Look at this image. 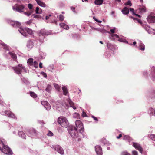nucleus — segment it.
<instances>
[{"label": "nucleus", "mask_w": 155, "mask_h": 155, "mask_svg": "<svg viewBox=\"0 0 155 155\" xmlns=\"http://www.w3.org/2000/svg\"><path fill=\"white\" fill-rule=\"evenodd\" d=\"M4 141V140H0V150L2 152L8 155L12 154V151L8 146L5 145V143Z\"/></svg>", "instance_id": "f257e3e1"}, {"label": "nucleus", "mask_w": 155, "mask_h": 155, "mask_svg": "<svg viewBox=\"0 0 155 155\" xmlns=\"http://www.w3.org/2000/svg\"><path fill=\"white\" fill-rule=\"evenodd\" d=\"M12 69L15 73L18 74L20 76H21V73L24 71L25 73L27 72L25 68L22 64H19L15 66L12 67Z\"/></svg>", "instance_id": "f03ea898"}, {"label": "nucleus", "mask_w": 155, "mask_h": 155, "mask_svg": "<svg viewBox=\"0 0 155 155\" xmlns=\"http://www.w3.org/2000/svg\"><path fill=\"white\" fill-rule=\"evenodd\" d=\"M38 40L42 43L44 41V39L45 36H47L50 34L49 32L44 29H42L38 31Z\"/></svg>", "instance_id": "7ed1b4c3"}, {"label": "nucleus", "mask_w": 155, "mask_h": 155, "mask_svg": "<svg viewBox=\"0 0 155 155\" xmlns=\"http://www.w3.org/2000/svg\"><path fill=\"white\" fill-rule=\"evenodd\" d=\"M68 130L71 137L75 138L78 137V133L77 129L73 126H70L68 128Z\"/></svg>", "instance_id": "20e7f679"}, {"label": "nucleus", "mask_w": 155, "mask_h": 155, "mask_svg": "<svg viewBox=\"0 0 155 155\" xmlns=\"http://www.w3.org/2000/svg\"><path fill=\"white\" fill-rule=\"evenodd\" d=\"M75 125L77 127V130H79V132L82 134L83 137H85V135L84 133V127L82 122L79 120H77L75 122Z\"/></svg>", "instance_id": "39448f33"}, {"label": "nucleus", "mask_w": 155, "mask_h": 155, "mask_svg": "<svg viewBox=\"0 0 155 155\" xmlns=\"http://www.w3.org/2000/svg\"><path fill=\"white\" fill-rule=\"evenodd\" d=\"M18 31L22 35L25 37L27 36L28 34L31 35H33L32 30L28 28H20Z\"/></svg>", "instance_id": "423d86ee"}, {"label": "nucleus", "mask_w": 155, "mask_h": 155, "mask_svg": "<svg viewBox=\"0 0 155 155\" xmlns=\"http://www.w3.org/2000/svg\"><path fill=\"white\" fill-rule=\"evenodd\" d=\"M58 122L62 127H68L69 122L66 118L63 117H59L58 120Z\"/></svg>", "instance_id": "0eeeda50"}, {"label": "nucleus", "mask_w": 155, "mask_h": 155, "mask_svg": "<svg viewBox=\"0 0 155 155\" xmlns=\"http://www.w3.org/2000/svg\"><path fill=\"white\" fill-rule=\"evenodd\" d=\"M26 134L31 138H35L39 135V132L34 128H31L27 130Z\"/></svg>", "instance_id": "6e6552de"}, {"label": "nucleus", "mask_w": 155, "mask_h": 155, "mask_svg": "<svg viewBox=\"0 0 155 155\" xmlns=\"http://www.w3.org/2000/svg\"><path fill=\"white\" fill-rule=\"evenodd\" d=\"M12 8L14 10H15L17 12L21 13L23 12L25 10H27L28 8H25V6L23 5H18L15 7L13 6Z\"/></svg>", "instance_id": "1a4fd4ad"}, {"label": "nucleus", "mask_w": 155, "mask_h": 155, "mask_svg": "<svg viewBox=\"0 0 155 155\" xmlns=\"http://www.w3.org/2000/svg\"><path fill=\"white\" fill-rule=\"evenodd\" d=\"M32 16H33L34 18L38 20L44 19H45L46 20H47L49 19L50 17L51 16V14H49L48 15L45 16L44 14L43 15H35V14H33Z\"/></svg>", "instance_id": "9d476101"}, {"label": "nucleus", "mask_w": 155, "mask_h": 155, "mask_svg": "<svg viewBox=\"0 0 155 155\" xmlns=\"http://www.w3.org/2000/svg\"><path fill=\"white\" fill-rule=\"evenodd\" d=\"M109 38L111 40H114L116 38L118 39V40L121 42H124V39L120 38V36L117 34H112L110 35Z\"/></svg>", "instance_id": "9b49d317"}, {"label": "nucleus", "mask_w": 155, "mask_h": 155, "mask_svg": "<svg viewBox=\"0 0 155 155\" xmlns=\"http://www.w3.org/2000/svg\"><path fill=\"white\" fill-rule=\"evenodd\" d=\"M132 145L136 149L138 150L141 153H142L143 149L140 145L137 143L133 142Z\"/></svg>", "instance_id": "f8f14e48"}, {"label": "nucleus", "mask_w": 155, "mask_h": 155, "mask_svg": "<svg viewBox=\"0 0 155 155\" xmlns=\"http://www.w3.org/2000/svg\"><path fill=\"white\" fill-rule=\"evenodd\" d=\"M0 114L3 115H7L9 117L12 118L15 117L14 114L10 111L6 110L0 113Z\"/></svg>", "instance_id": "ddd939ff"}, {"label": "nucleus", "mask_w": 155, "mask_h": 155, "mask_svg": "<svg viewBox=\"0 0 155 155\" xmlns=\"http://www.w3.org/2000/svg\"><path fill=\"white\" fill-rule=\"evenodd\" d=\"M147 20L150 24L155 23V15L150 14L149 15L147 18Z\"/></svg>", "instance_id": "4468645a"}, {"label": "nucleus", "mask_w": 155, "mask_h": 155, "mask_svg": "<svg viewBox=\"0 0 155 155\" xmlns=\"http://www.w3.org/2000/svg\"><path fill=\"white\" fill-rule=\"evenodd\" d=\"M150 77L152 81L155 82V67L152 66L151 69V72Z\"/></svg>", "instance_id": "2eb2a0df"}, {"label": "nucleus", "mask_w": 155, "mask_h": 155, "mask_svg": "<svg viewBox=\"0 0 155 155\" xmlns=\"http://www.w3.org/2000/svg\"><path fill=\"white\" fill-rule=\"evenodd\" d=\"M9 23L10 24V25L15 28H20L21 26V23L18 21H15L12 20L9 21Z\"/></svg>", "instance_id": "dca6fc26"}, {"label": "nucleus", "mask_w": 155, "mask_h": 155, "mask_svg": "<svg viewBox=\"0 0 155 155\" xmlns=\"http://www.w3.org/2000/svg\"><path fill=\"white\" fill-rule=\"evenodd\" d=\"M149 97L153 100L155 101V88H152L148 92Z\"/></svg>", "instance_id": "f3484780"}, {"label": "nucleus", "mask_w": 155, "mask_h": 155, "mask_svg": "<svg viewBox=\"0 0 155 155\" xmlns=\"http://www.w3.org/2000/svg\"><path fill=\"white\" fill-rule=\"evenodd\" d=\"M53 147L58 153L62 155H64V150L59 145H57Z\"/></svg>", "instance_id": "a211bd4d"}, {"label": "nucleus", "mask_w": 155, "mask_h": 155, "mask_svg": "<svg viewBox=\"0 0 155 155\" xmlns=\"http://www.w3.org/2000/svg\"><path fill=\"white\" fill-rule=\"evenodd\" d=\"M95 150L97 155H102V150L101 147L99 145L95 147Z\"/></svg>", "instance_id": "6ab92c4d"}, {"label": "nucleus", "mask_w": 155, "mask_h": 155, "mask_svg": "<svg viewBox=\"0 0 155 155\" xmlns=\"http://www.w3.org/2000/svg\"><path fill=\"white\" fill-rule=\"evenodd\" d=\"M68 98L67 99V101L70 105L71 107H72L75 110L76 109V107L74 105V103L70 99L69 96H68Z\"/></svg>", "instance_id": "aec40b11"}, {"label": "nucleus", "mask_w": 155, "mask_h": 155, "mask_svg": "<svg viewBox=\"0 0 155 155\" xmlns=\"http://www.w3.org/2000/svg\"><path fill=\"white\" fill-rule=\"evenodd\" d=\"M8 54L10 55L14 61H17V55L15 54L14 53L10 51L9 52Z\"/></svg>", "instance_id": "412c9836"}, {"label": "nucleus", "mask_w": 155, "mask_h": 155, "mask_svg": "<svg viewBox=\"0 0 155 155\" xmlns=\"http://www.w3.org/2000/svg\"><path fill=\"white\" fill-rule=\"evenodd\" d=\"M148 113L150 116H155V109H153L152 108H150Z\"/></svg>", "instance_id": "4be33fe9"}, {"label": "nucleus", "mask_w": 155, "mask_h": 155, "mask_svg": "<svg viewBox=\"0 0 155 155\" xmlns=\"http://www.w3.org/2000/svg\"><path fill=\"white\" fill-rule=\"evenodd\" d=\"M1 48H3L5 50L7 51H9L10 49V47L7 45L6 44L4 43L1 41Z\"/></svg>", "instance_id": "5701e85b"}, {"label": "nucleus", "mask_w": 155, "mask_h": 155, "mask_svg": "<svg viewBox=\"0 0 155 155\" xmlns=\"http://www.w3.org/2000/svg\"><path fill=\"white\" fill-rule=\"evenodd\" d=\"M29 94L31 96L35 99L36 101H38V98L37 97V95L34 92L30 91L29 92Z\"/></svg>", "instance_id": "b1692460"}, {"label": "nucleus", "mask_w": 155, "mask_h": 155, "mask_svg": "<svg viewBox=\"0 0 155 155\" xmlns=\"http://www.w3.org/2000/svg\"><path fill=\"white\" fill-rule=\"evenodd\" d=\"M37 4L39 6L43 7H45L46 6L45 4L43 2H42L41 0H35Z\"/></svg>", "instance_id": "393cba45"}, {"label": "nucleus", "mask_w": 155, "mask_h": 155, "mask_svg": "<svg viewBox=\"0 0 155 155\" xmlns=\"http://www.w3.org/2000/svg\"><path fill=\"white\" fill-rule=\"evenodd\" d=\"M123 139L129 142H130L131 141L133 140L132 138L127 135H124Z\"/></svg>", "instance_id": "a878e982"}, {"label": "nucleus", "mask_w": 155, "mask_h": 155, "mask_svg": "<svg viewBox=\"0 0 155 155\" xmlns=\"http://www.w3.org/2000/svg\"><path fill=\"white\" fill-rule=\"evenodd\" d=\"M18 135L20 137L23 139H26V136L23 131H18Z\"/></svg>", "instance_id": "bb28decb"}, {"label": "nucleus", "mask_w": 155, "mask_h": 155, "mask_svg": "<svg viewBox=\"0 0 155 155\" xmlns=\"http://www.w3.org/2000/svg\"><path fill=\"white\" fill-rule=\"evenodd\" d=\"M35 12L36 14H38L37 15H43L44 14V13L42 14V10L41 8H40L38 7H37L36 8V9L35 10Z\"/></svg>", "instance_id": "cd10ccee"}, {"label": "nucleus", "mask_w": 155, "mask_h": 155, "mask_svg": "<svg viewBox=\"0 0 155 155\" xmlns=\"http://www.w3.org/2000/svg\"><path fill=\"white\" fill-rule=\"evenodd\" d=\"M138 48L139 49L141 50L142 51H144L145 49V45L141 41H139Z\"/></svg>", "instance_id": "c85d7f7f"}, {"label": "nucleus", "mask_w": 155, "mask_h": 155, "mask_svg": "<svg viewBox=\"0 0 155 155\" xmlns=\"http://www.w3.org/2000/svg\"><path fill=\"white\" fill-rule=\"evenodd\" d=\"M34 43L31 40H28L27 43V46L29 48L31 49L33 47Z\"/></svg>", "instance_id": "c756f323"}, {"label": "nucleus", "mask_w": 155, "mask_h": 155, "mask_svg": "<svg viewBox=\"0 0 155 155\" xmlns=\"http://www.w3.org/2000/svg\"><path fill=\"white\" fill-rule=\"evenodd\" d=\"M62 89L63 90V94L64 95L66 96L68 94V91L66 86H63L62 88Z\"/></svg>", "instance_id": "7c9ffc66"}, {"label": "nucleus", "mask_w": 155, "mask_h": 155, "mask_svg": "<svg viewBox=\"0 0 155 155\" xmlns=\"http://www.w3.org/2000/svg\"><path fill=\"white\" fill-rule=\"evenodd\" d=\"M107 48H108L111 51H113V50H114V46L109 42H107Z\"/></svg>", "instance_id": "2f4dec72"}, {"label": "nucleus", "mask_w": 155, "mask_h": 155, "mask_svg": "<svg viewBox=\"0 0 155 155\" xmlns=\"http://www.w3.org/2000/svg\"><path fill=\"white\" fill-rule=\"evenodd\" d=\"M122 13L125 15H127L129 13V10L128 8L124 7L122 10Z\"/></svg>", "instance_id": "473e14b6"}, {"label": "nucleus", "mask_w": 155, "mask_h": 155, "mask_svg": "<svg viewBox=\"0 0 155 155\" xmlns=\"http://www.w3.org/2000/svg\"><path fill=\"white\" fill-rule=\"evenodd\" d=\"M59 25L61 27L67 30H68L69 28V27L68 25L63 23H60Z\"/></svg>", "instance_id": "72a5a7b5"}, {"label": "nucleus", "mask_w": 155, "mask_h": 155, "mask_svg": "<svg viewBox=\"0 0 155 155\" xmlns=\"http://www.w3.org/2000/svg\"><path fill=\"white\" fill-rule=\"evenodd\" d=\"M33 59L31 58H29L27 61V63L28 65L29 66L30 68V66H33Z\"/></svg>", "instance_id": "f704fd0d"}, {"label": "nucleus", "mask_w": 155, "mask_h": 155, "mask_svg": "<svg viewBox=\"0 0 155 155\" xmlns=\"http://www.w3.org/2000/svg\"><path fill=\"white\" fill-rule=\"evenodd\" d=\"M143 77L145 78H147L148 77V74L147 71L146 70H144L142 72Z\"/></svg>", "instance_id": "c9c22d12"}, {"label": "nucleus", "mask_w": 155, "mask_h": 155, "mask_svg": "<svg viewBox=\"0 0 155 155\" xmlns=\"http://www.w3.org/2000/svg\"><path fill=\"white\" fill-rule=\"evenodd\" d=\"M103 2V0H95L94 3L96 5H102Z\"/></svg>", "instance_id": "e433bc0d"}, {"label": "nucleus", "mask_w": 155, "mask_h": 155, "mask_svg": "<svg viewBox=\"0 0 155 155\" xmlns=\"http://www.w3.org/2000/svg\"><path fill=\"white\" fill-rule=\"evenodd\" d=\"M51 86L50 84H48L47 87L45 89V91L48 92L50 93L51 92Z\"/></svg>", "instance_id": "4c0bfd02"}, {"label": "nucleus", "mask_w": 155, "mask_h": 155, "mask_svg": "<svg viewBox=\"0 0 155 155\" xmlns=\"http://www.w3.org/2000/svg\"><path fill=\"white\" fill-rule=\"evenodd\" d=\"M54 86L55 88L58 91L60 92L61 90L60 86H59L58 84L54 83Z\"/></svg>", "instance_id": "58836bf2"}, {"label": "nucleus", "mask_w": 155, "mask_h": 155, "mask_svg": "<svg viewBox=\"0 0 155 155\" xmlns=\"http://www.w3.org/2000/svg\"><path fill=\"white\" fill-rule=\"evenodd\" d=\"M39 55L40 57V58L42 59H43L45 58V57L46 56V54L42 52V51H40L39 52Z\"/></svg>", "instance_id": "ea45409f"}, {"label": "nucleus", "mask_w": 155, "mask_h": 155, "mask_svg": "<svg viewBox=\"0 0 155 155\" xmlns=\"http://www.w3.org/2000/svg\"><path fill=\"white\" fill-rule=\"evenodd\" d=\"M33 12V11H28L27 12H25L24 13V14L27 15L28 16H29Z\"/></svg>", "instance_id": "a19ab883"}, {"label": "nucleus", "mask_w": 155, "mask_h": 155, "mask_svg": "<svg viewBox=\"0 0 155 155\" xmlns=\"http://www.w3.org/2000/svg\"><path fill=\"white\" fill-rule=\"evenodd\" d=\"M140 10L141 12H145L146 11V8L145 6H143L140 8Z\"/></svg>", "instance_id": "79ce46f5"}, {"label": "nucleus", "mask_w": 155, "mask_h": 155, "mask_svg": "<svg viewBox=\"0 0 155 155\" xmlns=\"http://www.w3.org/2000/svg\"><path fill=\"white\" fill-rule=\"evenodd\" d=\"M129 17L133 19L134 21L137 20L138 23L141 24H142V21L138 19L137 18H135L132 16H130Z\"/></svg>", "instance_id": "37998d69"}, {"label": "nucleus", "mask_w": 155, "mask_h": 155, "mask_svg": "<svg viewBox=\"0 0 155 155\" xmlns=\"http://www.w3.org/2000/svg\"><path fill=\"white\" fill-rule=\"evenodd\" d=\"M54 68V65L53 64H51L48 67V69L49 71L51 72L52 71Z\"/></svg>", "instance_id": "c03bdc74"}, {"label": "nucleus", "mask_w": 155, "mask_h": 155, "mask_svg": "<svg viewBox=\"0 0 155 155\" xmlns=\"http://www.w3.org/2000/svg\"><path fill=\"white\" fill-rule=\"evenodd\" d=\"M44 107L47 110H49L51 108V106L48 103Z\"/></svg>", "instance_id": "a18cd8bd"}, {"label": "nucleus", "mask_w": 155, "mask_h": 155, "mask_svg": "<svg viewBox=\"0 0 155 155\" xmlns=\"http://www.w3.org/2000/svg\"><path fill=\"white\" fill-rule=\"evenodd\" d=\"M105 55L106 58H109L111 56L110 52L108 51H106L105 53Z\"/></svg>", "instance_id": "49530a36"}, {"label": "nucleus", "mask_w": 155, "mask_h": 155, "mask_svg": "<svg viewBox=\"0 0 155 155\" xmlns=\"http://www.w3.org/2000/svg\"><path fill=\"white\" fill-rule=\"evenodd\" d=\"M33 6L32 4L30 3L28 4V7L30 10L29 11L33 10L34 12V10L32 9Z\"/></svg>", "instance_id": "de8ad7c7"}, {"label": "nucleus", "mask_w": 155, "mask_h": 155, "mask_svg": "<svg viewBox=\"0 0 155 155\" xmlns=\"http://www.w3.org/2000/svg\"><path fill=\"white\" fill-rule=\"evenodd\" d=\"M58 19L60 21H63L64 19V16L60 14L58 16Z\"/></svg>", "instance_id": "09e8293b"}, {"label": "nucleus", "mask_w": 155, "mask_h": 155, "mask_svg": "<svg viewBox=\"0 0 155 155\" xmlns=\"http://www.w3.org/2000/svg\"><path fill=\"white\" fill-rule=\"evenodd\" d=\"M21 80H22V82L26 84L28 83V80L24 77H22L21 78Z\"/></svg>", "instance_id": "8fccbe9b"}, {"label": "nucleus", "mask_w": 155, "mask_h": 155, "mask_svg": "<svg viewBox=\"0 0 155 155\" xmlns=\"http://www.w3.org/2000/svg\"><path fill=\"white\" fill-rule=\"evenodd\" d=\"M150 137L152 140L155 141V135L151 134L150 136Z\"/></svg>", "instance_id": "3c124183"}, {"label": "nucleus", "mask_w": 155, "mask_h": 155, "mask_svg": "<svg viewBox=\"0 0 155 155\" xmlns=\"http://www.w3.org/2000/svg\"><path fill=\"white\" fill-rule=\"evenodd\" d=\"M48 102L46 101H42L41 102V104L45 107Z\"/></svg>", "instance_id": "603ef678"}, {"label": "nucleus", "mask_w": 155, "mask_h": 155, "mask_svg": "<svg viewBox=\"0 0 155 155\" xmlns=\"http://www.w3.org/2000/svg\"><path fill=\"white\" fill-rule=\"evenodd\" d=\"M33 65L35 68H37L38 67V64L36 61H35L33 62Z\"/></svg>", "instance_id": "864d4df0"}, {"label": "nucleus", "mask_w": 155, "mask_h": 155, "mask_svg": "<svg viewBox=\"0 0 155 155\" xmlns=\"http://www.w3.org/2000/svg\"><path fill=\"white\" fill-rule=\"evenodd\" d=\"M116 28L115 27H114L113 29H111L110 30V32L112 33L110 35L112 34H114L115 33V31L116 30Z\"/></svg>", "instance_id": "5fc2aeb1"}, {"label": "nucleus", "mask_w": 155, "mask_h": 155, "mask_svg": "<svg viewBox=\"0 0 155 155\" xmlns=\"http://www.w3.org/2000/svg\"><path fill=\"white\" fill-rule=\"evenodd\" d=\"M73 117L78 118L79 117V114L78 113H75L73 114Z\"/></svg>", "instance_id": "6e6d98bb"}, {"label": "nucleus", "mask_w": 155, "mask_h": 155, "mask_svg": "<svg viewBox=\"0 0 155 155\" xmlns=\"http://www.w3.org/2000/svg\"><path fill=\"white\" fill-rule=\"evenodd\" d=\"M143 28L146 30V31H147L148 29L149 28H150V27L147 25H143Z\"/></svg>", "instance_id": "4d7b16f0"}, {"label": "nucleus", "mask_w": 155, "mask_h": 155, "mask_svg": "<svg viewBox=\"0 0 155 155\" xmlns=\"http://www.w3.org/2000/svg\"><path fill=\"white\" fill-rule=\"evenodd\" d=\"M126 5H128L130 6L132 5L131 2L130 0H128L126 3Z\"/></svg>", "instance_id": "13d9d810"}, {"label": "nucleus", "mask_w": 155, "mask_h": 155, "mask_svg": "<svg viewBox=\"0 0 155 155\" xmlns=\"http://www.w3.org/2000/svg\"><path fill=\"white\" fill-rule=\"evenodd\" d=\"M91 117L92 118H93V119L95 121H96V122L97 123L98 120V119H97V118L95 117L94 116H93V115H92L91 116Z\"/></svg>", "instance_id": "bf43d9fd"}, {"label": "nucleus", "mask_w": 155, "mask_h": 155, "mask_svg": "<svg viewBox=\"0 0 155 155\" xmlns=\"http://www.w3.org/2000/svg\"><path fill=\"white\" fill-rule=\"evenodd\" d=\"M122 155H131L130 154L126 151H124L122 152Z\"/></svg>", "instance_id": "052dcab7"}, {"label": "nucleus", "mask_w": 155, "mask_h": 155, "mask_svg": "<svg viewBox=\"0 0 155 155\" xmlns=\"http://www.w3.org/2000/svg\"><path fill=\"white\" fill-rule=\"evenodd\" d=\"M40 73H41V74L43 75V76H44V77L46 78L47 77V75L46 73H45L44 72L42 71Z\"/></svg>", "instance_id": "680f3d73"}, {"label": "nucleus", "mask_w": 155, "mask_h": 155, "mask_svg": "<svg viewBox=\"0 0 155 155\" xmlns=\"http://www.w3.org/2000/svg\"><path fill=\"white\" fill-rule=\"evenodd\" d=\"M93 19L96 22H98L99 23H101L102 22V21H100V20H98V19H97V18H96L94 17H93Z\"/></svg>", "instance_id": "e2e57ef3"}, {"label": "nucleus", "mask_w": 155, "mask_h": 155, "mask_svg": "<svg viewBox=\"0 0 155 155\" xmlns=\"http://www.w3.org/2000/svg\"><path fill=\"white\" fill-rule=\"evenodd\" d=\"M132 155H138V152L136 150H133L132 152Z\"/></svg>", "instance_id": "0e129e2a"}, {"label": "nucleus", "mask_w": 155, "mask_h": 155, "mask_svg": "<svg viewBox=\"0 0 155 155\" xmlns=\"http://www.w3.org/2000/svg\"><path fill=\"white\" fill-rule=\"evenodd\" d=\"M71 10L74 12V13H76V12L75 11V8L73 7H71Z\"/></svg>", "instance_id": "69168bd1"}, {"label": "nucleus", "mask_w": 155, "mask_h": 155, "mask_svg": "<svg viewBox=\"0 0 155 155\" xmlns=\"http://www.w3.org/2000/svg\"><path fill=\"white\" fill-rule=\"evenodd\" d=\"M129 10L130 11V12H132L133 15H134L135 13L134 10L132 8H130Z\"/></svg>", "instance_id": "338daca9"}, {"label": "nucleus", "mask_w": 155, "mask_h": 155, "mask_svg": "<svg viewBox=\"0 0 155 155\" xmlns=\"http://www.w3.org/2000/svg\"><path fill=\"white\" fill-rule=\"evenodd\" d=\"M53 135V133L50 131H49V132L47 134V135L50 136H52Z\"/></svg>", "instance_id": "774afa93"}]
</instances>
